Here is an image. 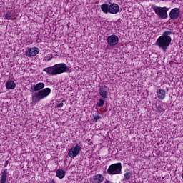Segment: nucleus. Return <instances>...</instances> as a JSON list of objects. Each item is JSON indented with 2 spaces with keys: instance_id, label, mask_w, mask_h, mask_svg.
<instances>
[{
  "instance_id": "obj_1",
  "label": "nucleus",
  "mask_w": 183,
  "mask_h": 183,
  "mask_svg": "<svg viewBox=\"0 0 183 183\" xmlns=\"http://www.w3.org/2000/svg\"><path fill=\"white\" fill-rule=\"evenodd\" d=\"M44 88H45V84L42 82L31 86V92L33 91L34 92L31 96L32 104H38L42 99H45L46 97H49L51 89L48 87Z\"/></svg>"
},
{
  "instance_id": "obj_2",
  "label": "nucleus",
  "mask_w": 183,
  "mask_h": 183,
  "mask_svg": "<svg viewBox=\"0 0 183 183\" xmlns=\"http://www.w3.org/2000/svg\"><path fill=\"white\" fill-rule=\"evenodd\" d=\"M171 35H172V30L169 29L163 32L162 35L158 37L156 41L155 45H157L159 48L162 49L163 52H167L168 46L171 45V42L172 41Z\"/></svg>"
},
{
  "instance_id": "obj_3",
  "label": "nucleus",
  "mask_w": 183,
  "mask_h": 183,
  "mask_svg": "<svg viewBox=\"0 0 183 183\" xmlns=\"http://www.w3.org/2000/svg\"><path fill=\"white\" fill-rule=\"evenodd\" d=\"M69 71V67L65 63H60L54 64L52 66L43 69V72H46L47 75L54 76L55 75H61Z\"/></svg>"
},
{
  "instance_id": "obj_4",
  "label": "nucleus",
  "mask_w": 183,
  "mask_h": 183,
  "mask_svg": "<svg viewBox=\"0 0 183 183\" xmlns=\"http://www.w3.org/2000/svg\"><path fill=\"white\" fill-rule=\"evenodd\" d=\"M107 172L108 175H119L122 174V164L117 162L109 165Z\"/></svg>"
},
{
  "instance_id": "obj_5",
  "label": "nucleus",
  "mask_w": 183,
  "mask_h": 183,
  "mask_svg": "<svg viewBox=\"0 0 183 183\" xmlns=\"http://www.w3.org/2000/svg\"><path fill=\"white\" fill-rule=\"evenodd\" d=\"M152 9L155 12L156 15L161 19H167L168 18V11L169 9L167 7H160L157 6H152Z\"/></svg>"
},
{
  "instance_id": "obj_6",
  "label": "nucleus",
  "mask_w": 183,
  "mask_h": 183,
  "mask_svg": "<svg viewBox=\"0 0 183 183\" xmlns=\"http://www.w3.org/2000/svg\"><path fill=\"white\" fill-rule=\"evenodd\" d=\"M79 152H81V147L77 144L69 150L68 155L70 158H75V157L79 155Z\"/></svg>"
},
{
  "instance_id": "obj_7",
  "label": "nucleus",
  "mask_w": 183,
  "mask_h": 183,
  "mask_svg": "<svg viewBox=\"0 0 183 183\" xmlns=\"http://www.w3.org/2000/svg\"><path fill=\"white\" fill-rule=\"evenodd\" d=\"M107 42L109 46H115L116 45H118L119 38L117 35L112 34L107 37Z\"/></svg>"
},
{
  "instance_id": "obj_8",
  "label": "nucleus",
  "mask_w": 183,
  "mask_h": 183,
  "mask_svg": "<svg viewBox=\"0 0 183 183\" xmlns=\"http://www.w3.org/2000/svg\"><path fill=\"white\" fill-rule=\"evenodd\" d=\"M39 54V49L38 47L29 48L25 51V55L27 58H32L36 56Z\"/></svg>"
},
{
  "instance_id": "obj_9",
  "label": "nucleus",
  "mask_w": 183,
  "mask_h": 183,
  "mask_svg": "<svg viewBox=\"0 0 183 183\" xmlns=\"http://www.w3.org/2000/svg\"><path fill=\"white\" fill-rule=\"evenodd\" d=\"M181 15V9L179 8H174L169 12V18L172 21H175L177 18H179Z\"/></svg>"
},
{
  "instance_id": "obj_10",
  "label": "nucleus",
  "mask_w": 183,
  "mask_h": 183,
  "mask_svg": "<svg viewBox=\"0 0 183 183\" xmlns=\"http://www.w3.org/2000/svg\"><path fill=\"white\" fill-rule=\"evenodd\" d=\"M9 177V172H8V169H4L2 170L1 173L0 174V183H6Z\"/></svg>"
},
{
  "instance_id": "obj_11",
  "label": "nucleus",
  "mask_w": 183,
  "mask_h": 183,
  "mask_svg": "<svg viewBox=\"0 0 183 183\" xmlns=\"http://www.w3.org/2000/svg\"><path fill=\"white\" fill-rule=\"evenodd\" d=\"M99 94L102 98L107 99L108 98V86H101L99 89Z\"/></svg>"
},
{
  "instance_id": "obj_12",
  "label": "nucleus",
  "mask_w": 183,
  "mask_h": 183,
  "mask_svg": "<svg viewBox=\"0 0 183 183\" xmlns=\"http://www.w3.org/2000/svg\"><path fill=\"white\" fill-rule=\"evenodd\" d=\"M119 12V5L117 4L113 3L109 5V13L115 15Z\"/></svg>"
},
{
  "instance_id": "obj_13",
  "label": "nucleus",
  "mask_w": 183,
  "mask_h": 183,
  "mask_svg": "<svg viewBox=\"0 0 183 183\" xmlns=\"http://www.w3.org/2000/svg\"><path fill=\"white\" fill-rule=\"evenodd\" d=\"M104 177L102 174H98L96 175H94L92 178V183H102L104 182Z\"/></svg>"
},
{
  "instance_id": "obj_14",
  "label": "nucleus",
  "mask_w": 183,
  "mask_h": 183,
  "mask_svg": "<svg viewBox=\"0 0 183 183\" xmlns=\"http://www.w3.org/2000/svg\"><path fill=\"white\" fill-rule=\"evenodd\" d=\"M157 98H159L160 100L164 101L167 97V93L165 91L162 89H159L157 92Z\"/></svg>"
},
{
  "instance_id": "obj_15",
  "label": "nucleus",
  "mask_w": 183,
  "mask_h": 183,
  "mask_svg": "<svg viewBox=\"0 0 183 183\" xmlns=\"http://www.w3.org/2000/svg\"><path fill=\"white\" fill-rule=\"evenodd\" d=\"M15 88H16V84H15V81L10 80L6 83V89L8 91L15 89Z\"/></svg>"
},
{
  "instance_id": "obj_16",
  "label": "nucleus",
  "mask_w": 183,
  "mask_h": 183,
  "mask_svg": "<svg viewBox=\"0 0 183 183\" xmlns=\"http://www.w3.org/2000/svg\"><path fill=\"white\" fill-rule=\"evenodd\" d=\"M65 174L66 172L64 171V169H58L56 171V177H57V178H59V179H63V178L65 177Z\"/></svg>"
},
{
  "instance_id": "obj_17",
  "label": "nucleus",
  "mask_w": 183,
  "mask_h": 183,
  "mask_svg": "<svg viewBox=\"0 0 183 183\" xmlns=\"http://www.w3.org/2000/svg\"><path fill=\"white\" fill-rule=\"evenodd\" d=\"M5 19H7V21H12L14 19V11H8L5 14Z\"/></svg>"
},
{
  "instance_id": "obj_18",
  "label": "nucleus",
  "mask_w": 183,
  "mask_h": 183,
  "mask_svg": "<svg viewBox=\"0 0 183 183\" xmlns=\"http://www.w3.org/2000/svg\"><path fill=\"white\" fill-rule=\"evenodd\" d=\"M132 177V172L127 171L126 173L124 174L123 181H129Z\"/></svg>"
},
{
  "instance_id": "obj_19",
  "label": "nucleus",
  "mask_w": 183,
  "mask_h": 183,
  "mask_svg": "<svg viewBox=\"0 0 183 183\" xmlns=\"http://www.w3.org/2000/svg\"><path fill=\"white\" fill-rule=\"evenodd\" d=\"M101 9L104 14H109V5L107 4H103L101 6Z\"/></svg>"
},
{
  "instance_id": "obj_20",
  "label": "nucleus",
  "mask_w": 183,
  "mask_h": 183,
  "mask_svg": "<svg viewBox=\"0 0 183 183\" xmlns=\"http://www.w3.org/2000/svg\"><path fill=\"white\" fill-rule=\"evenodd\" d=\"M97 107H104V99H99V102L97 103Z\"/></svg>"
},
{
  "instance_id": "obj_21",
  "label": "nucleus",
  "mask_w": 183,
  "mask_h": 183,
  "mask_svg": "<svg viewBox=\"0 0 183 183\" xmlns=\"http://www.w3.org/2000/svg\"><path fill=\"white\" fill-rule=\"evenodd\" d=\"M64 102H65V99H63L61 103L58 104L56 106V108H57V109H59V108H62L64 107Z\"/></svg>"
},
{
  "instance_id": "obj_22",
  "label": "nucleus",
  "mask_w": 183,
  "mask_h": 183,
  "mask_svg": "<svg viewBox=\"0 0 183 183\" xmlns=\"http://www.w3.org/2000/svg\"><path fill=\"white\" fill-rule=\"evenodd\" d=\"M157 111H158L159 112H162L165 111V109H164V108H163L162 107H161V106H158V107H157Z\"/></svg>"
},
{
  "instance_id": "obj_23",
  "label": "nucleus",
  "mask_w": 183,
  "mask_h": 183,
  "mask_svg": "<svg viewBox=\"0 0 183 183\" xmlns=\"http://www.w3.org/2000/svg\"><path fill=\"white\" fill-rule=\"evenodd\" d=\"M98 119H101V116L97 115L94 117V122H98Z\"/></svg>"
},
{
  "instance_id": "obj_24",
  "label": "nucleus",
  "mask_w": 183,
  "mask_h": 183,
  "mask_svg": "<svg viewBox=\"0 0 183 183\" xmlns=\"http://www.w3.org/2000/svg\"><path fill=\"white\" fill-rule=\"evenodd\" d=\"M9 164V160H6L4 163V168H6L8 167V164Z\"/></svg>"
},
{
  "instance_id": "obj_25",
  "label": "nucleus",
  "mask_w": 183,
  "mask_h": 183,
  "mask_svg": "<svg viewBox=\"0 0 183 183\" xmlns=\"http://www.w3.org/2000/svg\"><path fill=\"white\" fill-rule=\"evenodd\" d=\"M54 58V56H49L46 61V62H49V61H52V59Z\"/></svg>"
},
{
  "instance_id": "obj_26",
  "label": "nucleus",
  "mask_w": 183,
  "mask_h": 183,
  "mask_svg": "<svg viewBox=\"0 0 183 183\" xmlns=\"http://www.w3.org/2000/svg\"><path fill=\"white\" fill-rule=\"evenodd\" d=\"M89 145H90V146H92V145H94V142H90L89 143Z\"/></svg>"
},
{
  "instance_id": "obj_27",
  "label": "nucleus",
  "mask_w": 183,
  "mask_h": 183,
  "mask_svg": "<svg viewBox=\"0 0 183 183\" xmlns=\"http://www.w3.org/2000/svg\"><path fill=\"white\" fill-rule=\"evenodd\" d=\"M104 183H111V182L109 180H106Z\"/></svg>"
},
{
  "instance_id": "obj_28",
  "label": "nucleus",
  "mask_w": 183,
  "mask_h": 183,
  "mask_svg": "<svg viewBox=\"0 0 183 183\" xmlns=\"http://www.w3.org/2000/svg\"><path fill=\"white\" fill-rule=\"evenodd\" d=\"M49 183H56V182H55V180L52 179Z\"/></svg>"
},
{
  "instance_id": "obj_29",
  "label": "nucleus",
  "mask_w": 183,
  "mask_h": 183,
  "mask_svg": "<svg viewBox=\"0 0 183 183\" xmlns=\"http://www.w3.org/2000/svg\"><path fill=\"white\" fill-rule=\"evenodd\" d=\"M86 141H88V142H91V139H87Z\"/></svg>"
},
{
  "instance_id": "obj_30",
  "label": "nucleus",
  "mask_w": 183,
  "mask_h": 183,
  "mask_svg": "<svg viewBox=\"0 0 183 183\" xmlns=\"http://www.w3.org/2000/svg\"><path fill=\"white\" fill-rule=\"evenodd\" d=\"M55 56H58V54H56Z\"/></svg>"
}]
</instances>
